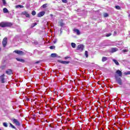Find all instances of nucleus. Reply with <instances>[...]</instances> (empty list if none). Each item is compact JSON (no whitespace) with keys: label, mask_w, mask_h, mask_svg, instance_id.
<instances>
[{"label":"nucleus","mask_w":130,"mask_h":130,"mask_svg":"<svg viewBox=\"0 0 130 130\" xmlns=\"http://www.w3.org/2000/svg\"><path fill=\"white\" fill-rule=\"evenodd\" d=\"M119 77H122V72H121L120 70H117L116 71V74L115 75V79L119 85H122L121 79H120Z\"/></svg>","instance_id":"obj_1"},{"label":"nucleus","mask_w":130,"mask_h":130,"mask_svg":"<svg viewBox=\"0 0 130 130\" xmlns=\"http://www.w3.org/2000/svg\"><path fill=\"white\" fill-rule=\"evenodd\" d=\"M13 24L11 22H2L0 23V27L2 28H5V27H11Z\"/></svg>","instance_id":"obj_2"},{"label":"nucleus","mask_w":130,"mask_h":130,"mask_svg":"<svg viewBox=\"0 0 130 130\" xmlns=\"http://www.w3.org/2000/svg\"><path fill=\"white\" fill-rule=\"evenodd\" d=\"M7 43H8V39H7V38H4L2 42V44L3 45V47H5Z\"/></svg>","instance_id":"obj_3"},{"label":"nucleus","mask_w":130,"mask_h":130,"mask_svg":"<svg viewBox=\"0 0 130 130\" xmlns=\"http://www.w3.org/2000/svg\"><path fill=\"white\" fill-rule=\"evenodd\" d=\"M1 82L2 84L5 83V74H3L0 76Z\"/></svg>","instance_id":"obj_4"},{"label":"nucleus","mask_w":130,"mask_h":130,"mask_svg":"<svg viewBox=\"0 0 130 130\" xmlns=\"http://www.w3.org/2000/svg\"><path fill=\"white\" fill-rule=\"evenodd\" d=\"M14 52H15V53H17V54H20V55H23V54H24L23 51L18 50H15Z\"/></svg>","instance_id":"obj_5"},{"label":"nucleus","mask_w":130,"mask_h":130,"mask_svg":"<svg viewBox=\"0 0 130 130\" xmlns=\"http://www.w3.org/2000/svg\"><path fill=\"white\" fill-rule=\"evenodd\" d=\"M78 50H81V51H83V49H84V45L80 44L77 47Z\"/></svg>","instance_id":"obj_6"},{"label":"nucleus","mask_w":130,"mask_h":130,"mask_svg":"<svg viewBox=\"0 0 130 130\" xmlns=\"http://www.w3.org/2000/svg\"><path fill=\"white\" fill-rule=\"evenodd\" d=\"M58 62H60V63H62V64H68V63H70V61H62L60 60H58Z\"/></svg>","instance_id":"obj_7"},{"label":"nucleus","mask_w":130,"mask_h":130,"mask_svg":"<svg viewBox=\"0 0 130 130\" xmlns=\"http://www.w3.org/2000/svg\"><path fill=\"white\" fill-rule=\"evenodd\" d=\"M13 121L14 123H15V124H16V125H18V126L21 125L20 122H19V121H18V120H17L16 119H14L13 120Z\"/></svg>","instance_id":"obj_8"},{"label":"nucleus","mask_w":130,"mask_h":130,"mask_svg":"<svg viewBox=\"0 0 130 130\" xmlns=\"http://www.w3.org/2000/svg\"><path fill=\"white\" fill-rule=\"evenodd\" d=\"M45 14V12L44 11H42L40 12L38 14V17H43V16H44V15Z\"/></svg>","instance_id":"obj_9"},{"label":"nucleus","mask_w":130,"mask_h":130,"mask_svg":"<svg viewBox=\"0 0 130 130\" xmlns=\"http://www.w3.org/2000/svg\"><path fill=\"white\" fill-rule=\"evenodd\" d=\"M118 51V49L117 48H112L111 49V52L113 53V52H116V51Z\"/></svg>","instance_id":"obj_10"},{"label":"nucleus","mask_w":130,"mask_h":130,"mask_svg":"<svg viewBox=\"0 0 130 130\" xmlns=\"http://www.w3.org/2000/svg\"><path fill=\"white\" fill-rule=\"evenodd\" d=\"M22 14L24 15L27 18L30 17V15L26 11L23 12Z\"/></svg>","instance_id":"obj_11"},{"label":"nucleus","mask_w":130,"mask_h":130,"mask_svg":"<svg viewBox=\"0 0 130 130\" xmlns=\"http://www.w3.org/2000/svg\"><path fill=\"white\" fill-rule=\"evenodd\" d=\"M6 74L7 75H11V74H12V70L11 69H8L6 72Z\"/></svg>","instance_id":"obj_12"},{"label":"nucleus","mask_w":130,"mask_h":130,"mask_svg":"<svg viewBox=\"0 0 130 130\" xmlns=\"http://www.w3.org/2000/svg\"><path fill=\"white\" fill-rule=\"evenodd\" d=\"M74 31L77 34V35H80L81 34L80 30L77 28H75Z\"/></svg>","instance_id":"obj_13"},{"label":"nucleus","mask_w":130,"mask_h":130,"mask_svg":"<svg viewBox=\"0 0 130 130\" xmlns=\"http://www.w3.org/2000/svg\"><path fill=\"white\" fill-rule=\"evenodd\" d=\"M16 59L18 61H20V62H25V60L23 59L19 58H16Z\"/></svg>","instance_id":"obj_14"},{"label":"nucleus","mask_w":130,"mask_h":130,"mask_svg":"<svg viewBox=\"0 0 130 130\" xmlns=\"http://www.w3.org/2000/svg\"><path fill=\"white\" fill-rule=\"evenodd\" d=\"M3 13H4V14H7L9 13V10H8V9H7V8H4L3 9Z\"/></svg>","instance_id":"obj_15"},{"label":"nucleus","mask_w":130,"mask_h":130,"mask_svg":"<svg viewBox=\"0 0 130 130\" xmlns=\"http://www.w3.org/2000/svg\"><path fill=\"white\" fill-rule=\"evenodd\" d=\"M113 61H114V62L115 63V64H116V66H119V63L118 62V61H117V60L113 59Z\"/></svg>","instance_id":"obj_16"},{"label":"nucleus","mask_w":130,"mask_h":130,"mask_svg":"<svg viewBox=\"0 0 130 130\" xmlns=\"http://www.w3.org/2000/svg\"><path fill=\"white\" fill-rule=\"evenodd\" d=\"M15 8L16 9H19V8H24V6L23 5H16L15 6Z\"/></svg>","instance_id":"obj_17"},{"label":"nucleus","mask_w":130,"mask_h":130,"mask_svg":"<svg viewBox=\"0 0 130 130\" xmlns=\"http://www.w3.org/2000/svg\"><path fill=\"white\" fill-rule=\"evenodd\" d=\"M57 54L56 53H52L51 54V57H56Z\"/></svg>","instance_id":"obj_18"},{"label":"nucleus","mask_w":130,"mask_h":130,"mask_svg":"<svg viewBox=\"0 0 130 130\" xmlns=\"http://www.w3.org/2000/svg\"><path fill=\"white\" fill-rule=\"evenodd\" d=\"M102 61L104 62V61H106V60H107V57H103L102 59Z\"/></svg>","instance_id":"obj_19"},{"label":"nucleus","mask_w":130,"mask_h":130,"mask_svg":"<svg viewBox=\"0 0 130 130\" xmlns=\"http://www.w3.org/2000/svg\"><path fill=\"white\" fill-rule=\"evenodd\" d=\"M71 46L73 47V48H76V44L75 43H71Z\"/></svg>","instance_id":"obj_20"},{"label":"nucleus","mask_w":130,"mask_h":130,"mask_svg":"<svg viewBox=\"0 0 130 130\" xmlns=\"http://www.w3.org/2000/svg\"><path fill=\"white\" fill-rule=\"evenodd\" d=\"M42 7L43 8V9H45V8L47 7V4H44Z\"/></svg>","instance_id":"obj_21"},{"label":"nucleus","mask_w":130,"mask_h":130,"mask_svg":"<svg viewBox=\"0 0 130 130\" xmlns=\"http://www.w3.org/2000/svg\"><path fill=\"white\" fill-rule=\"evenodd\" d=\"M124 75H130V71H127L126 72H124Z\"/></svg>","instance_id":"obj_22"},{"label":"nucleus","mask_w":130,"mask_h":130,"mask_svg":"<svg viewBox=\"0 0 130 130\" xmlns=\"http://www.w3.org/2000/svg\"><path fill=\"white\" fill-rule=\"evenodd\" d=\"M3 125H4V126H5V127H8V123H7L6 122H4V123H3Z\"/></svg>","instance_id":"obj_23"},{"label":"nucleus","mask_w":130,"mask_h":130,"mask_svg":"<svg viewBox=\"0 0 130 130\" xmlns=\"http://www.w3.org/2000/svg\"><path fill=\"white\" fill-rule=\"evenodd\" d=\"M31 15H32V16H35V15H36V12L35 11H33L31 12Z\"/></svg>","instance_id":"obj_24"},{"label":"nucleus","mask_w":130,"mask_h":130,"mask_svg":"<svg viewBox=\"0 0 130 130\" xmlns=\"http://www.w3.org/2000/svg\"><path fill=\"white\" fill-rule=\"evenodd\" d=\"M4 6H6L7 5V2H6V0H2Z\"/></svg>","instance_id":"obj_25"},{"label":"nucleus","mask_w":130,"mask_h":130,"mask_svg":"<svg viewBox=\"0 0 130 130\" xmlns=\"http://www.w3.org/2000/svg\"><path fill=\"white\" fill-rule=\"evenodd\" d=\"M115 8L116 9V10H120V7L119 6H115Z\"/></svg>","instance_id":"obj_26"},{"label":"nucleus","mask_w":130,"mask_h":130,"mask_svg":"<svg viewBox=\"0 0 130 130\" xmlns=\"http://www.w3.org/2000/svg\"><path fill=\"white\" fill-rule=\"evenodd\" d=\"M128 51V49H124L122 50V52H127Z\"/></svg>","instance_id":"obj_27"},{"label":"nucleus","mask_w":130,"mask_h":130,"mask_svg":"<svg viewBox=\"0 0 130 130\" xmlns=\"http://www.w3.org/2000/svg\"><path fill=\"white\" fill-rule=\"evenodd\" d=\"M111 35H112V34L111 33L110 34H108L106 35V37H109L110 36H111Z\"/></svg>","instance_id":"obj_28"},{"label":"nucleus","mask_w":130,"mask_h":130,"mask_svg":"<svg viewBox=\"0 0 130 130\" xmlns=\"http://www.w3.org/2000/svg\"><path fill=\"white\" fill-rule=\"evenodd\" d=\"M104 17L105 18H107V17H108V14H107V13L104 14Z\"/></svg>","instance_id":"obj_29"},{"label":"nucleus","mask_w":130,"mask_h":130,"mask_svg":"<svg viewBox=\"0 0 130 130\" xmlns=\"http://www.w3.org/2000/svg\"><path fill=\"white\" fill-rule=\"evenodd\" d=\"M85 55L86 57H88V51H85Z\"/></svg>","instance_id":"obj_30"},{"label":"nucleus","mask_w":130,"mask_h":130,"mask_svg":"<svg viewBox=\"0 0 130 130\" xmlns=\"http://www.w3.org/2000/svg\"><path fill=\"white\" fill-rule=\"evenodd\" d=\"M55 48V46H51L50 47V49H54Z\"/></svg>","instance_id":"obj_31"},{"label":"nucleus","mask_w":130,"mask_h":130,"mask_svg":"<svg viewBox=\"0 0 130 130\" xmlns=\"http://www.w3.org/2000/svg\"><path fill=\"white\" fill-rule=\"evenodd\" d=\"M10 125H11V127H12V128H16V127H15V126H14V125L12 124V123H10Z\"/></svg>","instance_id":"obj_32"},{"label":"nucleus","mask_w":130,"mask_h":130,"mask_svg":"<svg viewBox=\"0 0 130 130\" xmlns=\"http://www.w3.org/2000/svg\"><path fill=\"white\" fill-rule=\"evenodd\" d=\"M62 3H64V4H67L68 3L67 0H62Z\"/></svg>","instance_id":"obj_33"},{"label":"nucleus","mask_w":130,"mask_h":130,"mask_svg":"<svg viewBox=\"0 0 130 130\" xmlns=\"http://www.w3.org/2000/svg\"><path fill=\"white\" fill-rule=\"evenodd\" d=\"M36 25H37V23H33V25H31V27H35V26H36Z\"/></svg>","instance_id":"obj_34"},{"label":"nucleus","mask_w":130,"mask_h":130,"mask_svg":"<svg viewBox=\"0 0 130 130\" xmlns=\"http://www.w3.org/2000/svg\"><path fill=\"white\" fill-rule=\"evenodd\" d=\"M68 58H70V56H67L64 57V59H68Z\"/></svg>","instance_id":"obj_35"},{"label":"nucleus","mask_w":130,"mask_h":130,"mask_svg":"<svg viewBox=\"0 0 130 130\" xmlns=\"http://www.w3.org/2000/svg\"><path fill=\"white\" fill-rule=\"evenodd\" d=\"M60 26L61 27H62V26H63V23H60Z\"/></svg>","instance_id":"obj_36"},{"label":"nucleus","mask_w":130,"mask_h":130,"mask_svg":"<svg viewBox=\"0 0 130 130\" xmlns=\"http://www.w3.org/2000/svg\"><path fill=\"white\" fill-rule=\"evenodd\" d=\"M113 35H114V36H115V35H116V31L114 32Z\"/></svg>","instance_id":"obj_37"},{"label":"nucleus","mask_w":130,"mask_h":130,"mask_svg":"<svg viewBox=\"0 0 130 130\" xmlns=\"http://www.w3.org/2000/svg\"><path fill=\"white\" fill-rule=\"evenodd\" d=\"M128 17H129V18H130V14H129Z\"/></svg>","instance_id":"obj_38"},{"label":"nucleus","mask_w":130,"mask_h":130,"mask_svg":"<svg viewBox=\"0 0 130 130\" xmlns=\"http://www.w3.org/2000/svg\"><path fill=\"white\" fill-rule=\"evenodd\" d=\"M1 50H2V48H0V51H1Z\"/></svg>","instance_id":"obj_39"},{"label":"nucleus","mask_w":130,"mask_h":130,"mask_svg":"<svg viewBox=\"0 0 130 130\" xmlns=\"http://www.w3.org/2000/svg\"><path fill=\"white\" fill-rule=\"evenodd\" d=\"M51 17H52V14H51Z\"/></svg>","instance_id":"obj_40"},{"label":"nucleus","mask_w":130,"mask_h":130,"mask_svg":"<svg viewBox=\"0 0 130 130\" xmlns=\"http://www.w3.org/2000/svg\"><path fill=\"white\" fill-rule=\"evenodd\" d=\"M129 34H130V31H129Z\"/></svg>","instance_id":"obj_41"},{"label":"nucleus","mask_w":130,"mask_h":130,"mask_svg":"<svg viewBox=\"0 0 130 130\" xmlns=\"http://www.w3.org/2000/svg\"><path fill=\"white\" fill-rule=\"evenodd\" d=\"M0 130H2L1 129H0Z\"/></svg>","instance_id":"obj_42"}]
</instances>
